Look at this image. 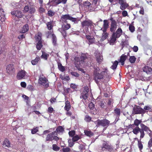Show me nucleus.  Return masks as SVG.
Returning <instances> with one entry per match:
<instances>
[{"label": "nucleus", "mask_w": 152, "mask_h": 152, "mask_svg": "<svg viewBox=\"0 0 152 152\" xmlns=\"http://www.w3.org/2000/svg\"><path fill=\"white\" fill-rule=\"evenodd\" d=\"M38 83L44 86L45 88H46L49 86L48 80L45 77L40 76L38 80Z\"/></svg>", "instance_id": "1a4fd4ad"}, {"label": "nucleus", "mask_w": 152, "mask_h": 152, "mask_svg": "<svg viewBox=\"0 0 152 152\" xmlns=\"http://www.w3.org/2000/svg\"><path fill=\"white\" fill-rule=\"evenodd\" d=\"M81 25L82 27L84 28L86 32L88 31L89 27H91L93 26L92 21L90 20L83 21L81 23Z\"/></svg>", "instance_id": "423d86ee"}, {"label": "nucleus", "mask_w": 152, "mask_h": 152, "mask_svg": "<svg viewBox=\"0 0 152 152\" xmlns=\"http://www.w3.org/2000/svg\"><path fill=\"white\" fill-rule=\"evenodd\" d=\"M110 121L108 120L104 119L103 120H98L95 122L96 124H97L98 126H101L105 128L108 126Z\"/></svg>", "instance_id": "0eeeda50"}, {"label": "nucleus", "mask_w": 152, "mask_h": 152, "mask_svg": "<svg viewBox=\"0 0 152 152\" xmlns=\"http://www.w3.org/2000/svg\"><path fill=\"white\" fill-rule=\"evenodd\" d=\"M42 46V41L38 42L36 45L37 49L40 50L41 49Z\"/></svg>", "instance_id": "37998d69"}, {"label": "nucleus", "mask_w": 152, "mask_h": 152, "mask_svg": "<svg viewBox=\"0 0 152 152\" xmlns=\"http://www.w3.org/2000/svg\"><path fill=\"white\" fill-rule=\"evenodd\" d=\"M20 4H21L22 5H24L25 7L24 8V10L23 11L24 13H26L28 12V13L32 14L34 13L35 12L36 10L34 7L33 6H31L30 3L29 2L28 4V3L25 4L24 3L23 4L22 1H20Z\"/></svg>", "instance_id": "f03ea898"}, {"label": "nucleus", "mask_w": 152, "mask_h": 152, "mask_svg": "<svg viewBox=\"0 0 152 152\" xmlns=\"http://www.w3.org/2000/svg\"><path fill=\"white\" fill-rule=\"evenodd\" d=\"M86 37L87 40L88 41L89 44H91L95 41L94 38L93 37L91 36L88 35H86Z\"/></svg>", "instance_id": "b1692460"}, {"label": "nucleus", "mask_w": 152, "mask_h": 152, "mask_svg": "<svg viewBox=\"0 0 152 152\" xmlns=\"http://www.w3.org/2000/svg\"><path fill=\"white\" fill-rule=\"evenodd\" d=\"M49 56V55L48 53L43 51L42 52V54L41 57L45 60H47Z\"/></svg>", "instance_id": "2f4dec72"}, {"label": "nucleus", "mask_w": 152, "mask_h": 152, "mask_svg": "<svg viewBox=\"0 0 152 152\" xmlns=\"http://www.w3.org/2000/svg\"><path fill=\"white\" fill-rule=\"evenodd\" d=\"M53 149L55 151H58L59 150L60 148L58 147L57 145L53 144Z\"/></svg>", "instance_id": "864d4df0"}, {"label": "nucleus", "mask_w": 152, "mask_h": 152, "mask_svg": "<svg viewBox=\"0 0 152 152\" xmlns=\"http://www.w3.org/2000/svg\"><path fill=\"white\" fill-rule=\"evenodd\" d=\"M89 91V88H88V87L87 86H85L84 87V90L83 92L88 94Z\"/></svg>", "instance_id": "e2e57ef3"}, {"label": "nucleus", "mask_w": 152, "mask_h": 152, "mask_svg": "<svg viewBox=\"0 0 152 152\" xmlns=\"http://www.w3.org/2000/svg\"><path fill=\"white\" fill-rule=\"evenodd\" d=\"M84 132L86 135L90 137L93 135V133L90 131L86 130L84 131Z\"/></svg>", "instance_id": "c03bdc74"}, {"label": "nucleus", "mask_w": 152, "mask_h": 152, "mask_svg": "<svg viewBox=\"0 0 152 152\" xmlns=\"http://www.w3.org/2000/svg\"><path fill=\"white\" fill-rule=\"evenodd\" d=\"M143 71L148 74H151L152 73V69L149 66H145L143 68Z\"/></svg>", "instance_id": "5701e85b"}, {"label": "nucleus", "mask_w": 152, "mask_h": 152, "mask_svg": "<svg viewBox=\"0 0 152 152\" xmlns=\"http://www.w3.org/2000/svg\"><path fill=\"white\" fill-rule=\"evenodd\" d=\"M96 59L99 63H100L103 60V58L101 54L99 53L96 55Z\"/></svg>", "instance_id": "a878e982"}, {"label": "nucleus", "mask_w": 152, "mask_h": 152, "mask_svg": "<svg viewBox=\"0 0 152 152\" xmlns=\"http://www.w3.org/2000/svg\"><path fill=\"white\" fill-rule=\"evenodd\" d=\"M127 58V56L123 54L121 56L120 61H125Z\"/></svg>", "instance_id": "09e8293b"}, {"label": "nucleus", "mask_w": 152, "mask_h": 152, "mask_svg": "<svg viewBox=\"0 0 152 152\" xmlns=\"http://www.w3.org/2000/svg\"><path fill=\"white\" fill-rule=\"evenodd\" d=\"M81 138V137L76 135L73 136L72 138V140L74 142H76Z\"/></svg>", "instance_id": "a19ab883"}, {"label": "nucleus", "mask_w": 152, "mask_h": 152, "mask_svg": "<svg viewBox=\"0 0 152 152\" xmlns=\"http://www.w3.org/2000/svg\"><path fill=\"white\" fill-rule=\"evenodd\" d=\"M71 27V25L69 24L66 23L62 25V28H60L58 30L64 37H65L66 36V31L69 29Z\"/></svg>", "instance_id": "39448f33"}, {"label": "nucleus", "mask_w": 152, "mask_h": 152, "mask_svg": "<svg viewBox=\"0 0 152 152\" xmlns=\"http://www.w3.org/2000/svg\"><path fill=\"white\" fill-rule=\"evenodd\" d=\"M148 147L149 148L152 146V138H151L149 140L148 142Z\"/></svg>", "instance_id": "338daca9"}, {"label": "nucleus", "mask_w": 152, "mask_h": 152, "mask_svg": "<svg viewBox=\"0 0 152 152\" xmlns=\"http://www.w3.org/2000/svg\"><path fill=\"white\" fill-rule=\"evenodd\" d=\"M103 33L102 34V36L101 38V41H103L108 36V34L107 33L106 31H103Z\"/></svg>", "instance_id": "473e14b6"}, {"label": "nucleus", "mask_w": 152, "mask_h": 152, "mask_svg": "<svg viewBox=\"0 0 152 152\" xmlns=\"http://www.w3.org/2000/svg\"><path fill=\"white\" fill-rule=\"evenodd\" d=\"M46 36L47 38H49L51 36L52 37L53 43L54 45H55L56 42V38L55 35L53 34L51 31H48L46 33Z\"/></svg>", "instance_id": "4468645a"}, {"label": "nucleus", "mask_w": 152, "mask_h": 152, "mask_svg": "<svg viewBox=\"0 0 152 152\" xmlns=\"http://www.w3.org/2000/svg\"><path fill=\"white\" fill-rule=\"evenodd\" d=\"M88 95V94L83 92L81 94V96H80V98L82 97L84 99H86L87 98Z\"/></svg>", "instance_id": "79ce46f5"}, {"label": "nucleus", "mask_w": 152, "mask_h": 152, "mask_svg": "<svg viewBox=\"0 0 152 152\" xmlns=\"http://www.w3.org/2000/svg\"><path fill=\"white\" fill-rule=\"evenodd\" d=\"M38 129L37 127L34 128L31 130V133L32 134H34L38 132Z\"/></svg>", "instance_id": "bf43d9fd"}, {"label": "nucleus", "mask_w": 152, "mask_h": 152, "mask_svg": "<svg viewBox=\"0 0 152 152\" xmlns=\"http://www.w3.org/2000/svg\"><path fill=\"white\" fill-rule=\"evenodd\" d=\"M129 29L131 32H133L134 31V27L133 26L130 25L129 27Z\"/></svg>", "instance_id": "680f3d73"}, {"label": "nucleus", "mask_w": 152, "mask_h": 152, "mask_svg": "<svg viewBox=\"0 0 152 152\" xmlns=\"http://www.w3.org/2000/svg\"><path fill=\"white\" fill-rule=\"evenodd\" d=\"M142 122V121L141 120H139L138 119H136L134 121V124L133 125H134V126H138L139 125L141 124V122Z\"/></svg>", "instance_id": "e433bc0d"}, {"label": "nucleus", "mask_w": 152, "mask_h": 152, "mask_svg": "<svg viewBox=\"0 0 152 152\" xmlns=\"http://www.w3.org/2000/svg\"><path fill=\"white\" fill-rule=\"evenodd\" d=\"M11 14L12 15H15L18 18H20L23 16L22 12L19 11H12L11 12Z\"/></svg>", "instance_id": "6ab92c4d"}, {"label": "nucleus", "mask_w": 152, "mask_h": 152, "mask_svg": "<svg viewBox=\"0 0 152 152\" xmlns=\"http://www.w3.org/2000/svg\"><path fill=\"white\" fill-rule=\"evenodd\" d=\"M55 12L51 10H50L48 12V14L50 16H52L54 15Z\"/></svg>", "instance_id": "4d7b16f0"}, {"label": "nucleus", "mask_w": 152, "mask_h": 152, "mask_svg": "<svg viewBox=\"0 0 152 152\" xmlns=\"http://www.w3.org/2000/svg\"><path fill=\"white\" fill-rule=\"evenodd\" d=\"M64 131L63 128L61 126H59L56 128V133H62Z\"/></svg>", "instance_id": "58836bf2"}, {"label": "nucleus", "mask_w": 152, "mask_h": 152, "mask_svg": "<svg viewBox=\"0 0 152 152\" xmlns=\"http://www.w3.org/2000/svg\"><path fill=\"white\" fill-rule=\"evenodd\" d=\"M71 107L70 102L68 101H66L65 102V105L64 107L65 110L67 111H68L70 109Z\"/></svg>", "instance_id": "cd10ccee"}, {"label": "nucleus", "mask_w": 152, "mask_h": 152, "mask_svg": "<svg viewBox=\"0 0 152 152\" xmlns=\"http://www.w3.org/2000/svg\"><path fill=\"white\" fill-rule=\"evenodd\" d=\"M141 139H140V140ZM138 147L139 148L140 150H141L143 148V145L142 144L141 142L140 141V140H138Z\"/></svg>", "instance_id": "603ef678"}, {"label": "nucleus", "mask_w": 152, "mask_h": 152, "mask_svg": "<svg viewBox=\"0 0 152 152\" xmlns=\"http://www.w3.org/2000/svg\"><path fill=\"white\" fill-rule=\"evenodd\" d=\"M56 131H55L52 132V133L48 134L46 137V141H51L53 140L57 141L59 140V138L56 136Z\"/></svg>", "instance_id": "6e6552de"}, {"label": "nucleus", "mask_w": 152, "mask_h": 152, "mask_svg": "<svg viewBox=\"0 0 152 152\" xmlns=\"http://www.w3.org/2000/svg\"><path fill=\"white\" fill-rule=\"evenodd\" d=\"M6 19L4 12L2 8L0 9V20L1 22L5 21Z\"/></svg>", "instance_id": "412c9836"}, {"label": "nucleus", "mask_w": 152, "mask_h": 152, "mask_svg": "<svg viewBox=\"0 0 152 152\" xmlns=\"http://www.w3.org/2000/svg\"><path fill=\"white\" fill-rule=\"evenodd\" d=\"M58 66L59 69L61 71L63 72L65 71V67L64 66H63L61 64L58 63Z\"/></svg>", "instance_id": "ea45409f"}, {"label": "nucleus", "mask_w": 152, "mask_h": 152, "mask_svg": "<svg viewBox=\"0 0 152 152\" xmlns=\"http://www.w3.org/2000/svg\"><path fill=\"white\" fill-rule=\"evenodd\" d=\"M136 58L134 56H131L129 58V61L131 63H134L136 60Z\"/></svg>", "instance_id": "8fccbe9b"}, {"label": "nucleus", "mask_w": 152, "mask_h": 152, "mask_svg": "<svg viewBox=\"0 0 152 152\" xmlns=\"http://www.w3.org/2000/svg\"><path fill=\"white\" fill-rule=\"evenodd\" d=\"M47 26L48 30H51L53 26V23L52 22H48L47 23Z\"/></svg>", "instance_id": "f704fd0d"}, {"label": "nucleus", "mask_w": 152, "mask_h": 152, "mask_svg": "<svg viewBox=\"0 0 152 152\" xmlns=\"http://www.w3.org/2000/svg\"><path fill=\"white\" fill-rule=\"evenodd\" d=\"M14 67L13 64H10L7 65L6 69L7 72L9 74H12L14 71Z\"/></svg>", "instance_id": "f3484780"}, {"label": "nucleus", "mask_w": 152, "mask_h": 152, "mask_svg": "<svg viewBox=\"0 0 152 152\" xmlns=\"http://www.w3.org/2000/svg\"><path fill=\"white\" fill-rule=\"evenodd\" d=\"M19 4L18 3H15L13 2L12 4V5L14 6L15 8L18 9L21 7V6H19Z\"/></svg>", "instance_id": "6e6d98bb"}, {"label": "nucleus", "mask_w": 152, "mask_h": 152, "mask_svg": "<svg viewBox=\"0 0 152 152\" xmlns=\"http://www.w3.org/2000/svg\"><path fill=\"white\" fill-rule=\"evenodd\" d=\"M74 142L71 139H69L68 140L69 146L70 147H72L74 144Z\"/></svg>", "instance_id": "49530a36"}, {"label": "nucleus", "mask_w": 152, "mask_h": 152, "mask_svg": "<svg viewBox=\"0 0 152 152\" xmlns=\"http://www.w3.org/2000/svg\"><path fill=\"white\" fill-rule=\"evenodd\" d=\"M151 105H148L145 106L143 109L145 110H149L151 109Z\"/></svg>", "instance_id": "13d9d810"}, {"label": "nucleus", "mask_w": 152, "mask_h": 152, "mask_svg": "<svg viewBox=\"0 0 152 152\" xmlns=\"http://www.w3.org/2000/svg\"><path fill=\"white\" fill-rule=\"evenodd\" d=\"M91 118L88 115H86V116L85 120L87 121H89L91 120Z\"/></svg>", "instance_id": "774afa93"}, {"label": "nucleus", "mask_w": 152, "mask_h": 152, "mask_svg": "<svg viewBox=\"0 0 152 152\" xmlns=\"http://www.w3.org/2000/svg\"><path fill=\"white\" fill-rule=\"evenodd\" d=\"M69 20L75 23H77V19L72 17L69 15H63L61 16L60 21L63 23H67V20Z\"/></svg>", "instance_id": "7ed1b4c3"}, {"label": "nucleus", "mask_w": 152, "mask_h": 152, "mask_svg": "<svg viewBox=\"0 0 152 152\" xmlns=\"http://www.w3.org/2000/svg\"><path fill=\"white\" fill-rule=\"evenodd\" d=\"M75 61H77V62L79 63V64H77V63L76 62H75V65L76 67H77V68H78V69L79 70L81 71L82 72H83V73H85V72L83 69L80 68H78V67H80V61H79V58L76 57L75 58Z\"/></svg>", "instance_id": "aec40b11"}, {"label": "nucleus", "mask_w": 152, "mask_h": 152, "mask_svg": "<svg viewBox=\"0 0 152 152\" xmlns=\"http://www.w3.org/2000/svg\"><path fill=\"white\" fill-rule=\"evenodd\" d=\"M114 112L118 116L120 115V110L118 108H116L114 110Z\"/></svg>", "instance_id": "3c124183"}, {"label": "nucleus", "mask_w": 152, "mask_h": 152, "mask_svg": "<svg viewBox=\"0 0 152 152\" xmlns=\"http://www.w3.org/2000/svg\"><path fill=\"white\" fill-rule=\"evenodd\" d=\"M112 150V146L109 145L106 142H104L102 146V150L103 152H109L111 151Z\"/></svg>", "instance_id": "9d476101"}, {"label": "nucleus", "mask_w": 152, "mask_h": 152, "mask_svg": "<svg viewBox=\"0 0 152 152\" xmlns=\"http://www.w3.org/2000/svg\"><path fill=\"white\" fill-rule=\"evenodd\" d=\"M122 31L121 29L120 28H119L115 32H114L113 34L114 35L116 36V37L119 38L122 34Z\"/></svg>", "instance_id": "4be33fe9"}, {"label": "nucleus", "mask_w": 152, "mask_h": 152, "mask_svg": "<svg viewBox=\"0 0 152 152\" xmlns=\"http://www.w3.org/2000/svg\"><path fill=\"white\" fill-rule=\"evenodd\" d=\"M118 62L117 61H115L113 63V65L111 66V68L113 70H115L117 66L118 65Z\"/></svg>", "instance_id": "4c0bfd02"}, {"label": "nucleus", "mask_w": 152, "mask_h": 152, "mask_svg": "<svg viewBox=\"0 0 152 152\" xmlns=\"http://www.w3.org/2000/svg\"><path fill=\"white\" fill-rule=\"evenodd\" d=\"M146 112V111L141 107H138L137 106L134 107L132 111L134 114H143Z\"/></svg>", "instance_id": "9b49d317"}, {"label": "nucleus", "mask_w": 152, "mask_h": 152, "mask_svg": "<svg viewBox=\"0 0 152 152\" xmlns=\"http://www.w3.org/2000/svg\"><path fill=\"white\" fill-rule=\"evenodd\" d=\"M62 150L63 152H69L70 151V149L68 147H67L63 148Z\"/></svg>", "instance_id": "69168bd1"}, {"label": "nucleus", "mask_w": 152, "mask_h": 152, "mask_svg": "<svg viewBox=\"0 0 152 152\" xmlns=\"http://www.w3.org/2000/svg\"><path fill=\"white\" fill-rule=\"evenodd\" d=\"M69 134L70 136L73 137L75 134V131H71L69 132Z\"/></svg>", "instance_id": "052dcab7"}, {"label": "nucleus", "mask_w": 152, "mask_h": 152, "mask_svg": "<svg viewBox=\"0 0 152 152\" xmlns=\"http://www.w3.org/2000/svg\"><path fill=\"white\" fill-rule=\"evenodd\" d=\"M140 127L142 128L141 130H142L144 132V131L146 132L147 133L149 134V136L151 137L152 135V132L150 130L148 127L144 125L143 124H140Z\"/></svg>", "instance_id": "ddd939ff"}, {"label": "nucleus", "mask_w": 152, "mask_h": 152, "mask_svg": "<svg viewBox=\"0 0 152 152\" xmlns=\"http://www.w3.org/2000/svg\"><path fill=\"white\" fill-rule=\"evenodd\" d=\"M119 3L120 4V8L122 10H125L128 6L129 5L125 1L123 0H119Z\"/></svg>", "instance_id": "dca6fc26"}, {"label": "nucleus", "mask_w": 152, "mask_h": 152, "mask_svg": "<svg viewBox=\"0 0 152 152\" xmlns=\"http://www.w3.org/2000/svg\"><path fill=\"white\" fill-rule=\"evenodd\" d=\"M100 71V69L99 67L94 68L93 73L94 79L96 82L98 80L103 79L104 76L107 74V69L102 71L100 73H99Z\"/></svg>", "instance_id": "f257e3e1"}, {"label": "nucleus", "mask_w": 152, "mask_h": 152, "mask_svg": "<svg viewBox=\"0 0 152 152\" xmlns=\"http://www.w3.org/2000/svg\"><path fill=\"white\" fill-rule=\"evenodd\" d=\"M131 127L132 129V132L134 134L137 135L139 132H140V139L144 137L145 135L144 132L138 126L135 127L134 125L132 124L131 126Z\"/></svg>", "instance_id": "20e7f679"}, {"label": "nucleus", "mask_w": 152, "mask_h": 152, "mask_svg": "<svg viewBox=\"0 0 152 152\" xmlns=\"http://www.w3.org/2000/svg\"><path fill=\"white\" fill-rule=\"evenodd\" d=\"M89 107L90 109L93 110L94 108V105L92 102H91L89 104Z\"/></svg>", "instance_id": "0e129e2a"}, {"label": "nucleus", "mask_w": 152, "mask_h": 152, "mask_svg": "<svg viewBox=\"0 0 152 152\" xmlns=\"http://www.w3.org/2000/svg\"><path fill=\"white\" fill-rule=\"evenodd\" d=\"M3 145L4 147L9 148L10 147V143L9 140L5 139L4 140Z\"/></svg>", "instance_id": "c85d7f7f"}, {"label": "nucleus", "mask_w": 152, "mask_h": 152, "mask_svg": "<svg viewBox=\"0 0 152 152\" xmlns=\"http://www.w3.org/2000/svg\"><path fill=\"white\" fill-rule=\"evenodd\" d=\"M87 59V57L85 54H83L80 57L81 62L82 64Z\"/></svg>", "instance_id": "a18cd8bd"}, {"label": "nucleus", "mask_w": 152, "mask_h": 152, "mask_svg": "<svg viewBox=\"0 0 152 152\" xmlns=\"http://www.w3.org/2000/svg\"><path fill=\"white\" fill-rule=\"evenodd\" d=\"M40 58L39 57H37L35 59L31 61V63L32 65H35L36 64L38 61L40 60Z\"/></svg>", "instance_id": "c9c22d12"}, {"label": "nucleus", "mask_w": 152, "mask_h": 152, "mask_svg": "<svg viewBox=\"0 0 152 152\" xmlns=\"http://www.w3.org/2000/svg\"><path fill=\"white\" fill-rule=\"evenodd\" d=\"M42 34L41 33L38 32L35 36V39L36 41L38 42L42 41L41 36Z\"/></svg>", "instance_id": "c756f323"}, {"label": "nucleus", "mask_w": 152, "mask_h": 152, "mask_svg": "<svg viewBox=\"0 0 152 152\" xmlns=\"http://www.w3.org/2000/svg\"><path fill=\"white\" fill-rule=\"evenodd\" d=\"M70 73L72 75L75 77H78L80 75L78 73L75 72H72Z\"/></svg>", "instance_id": "5fc2aeb1"}, {"label": "nucleus", "mask_w": 152, "mask_h": 152, "mask_svg": "<svg viewBox=\"0 0 152 152\" xmlns=\"http://www.w3.org/2000/svg\"><path fill=\"white\" fill-rule=\"evenodd\" d=\"M29 29V27L28 24H25L21 29L20 32L22 33H25Z\"/></svg>", "instance_id": "bb28decb"}, {"label": "nucleus", "mask_w": 152, "mask_h": 152, "mask_svg": "<svg viewBox=\"0 0 152 152\" xmlns=\"http://www.w3.org/2000/svg\"><path fill=\"white\" fill-rule=\"evenodd\" d=\"M67 0H49V3L53 6H56L60 3L65 4Z\"/></svg>", "instance_id": "f8f14e48"}, {"label": "nucleus", "mask_w": 152, "mask_h": 152, "mask_svg": "<svg viewBox=\"0 0 152 152\" xmlns=\"http://www.w3.org/2000/svg\"><path fill=\"white\" fill-rule=\"evenodd\" d=\"M26 72L24 70H21L19 71L17 75V78L20 80L23 79H24L26 75Z\"/></svg>", "instance_id": "2eb2a0df"}, {"label": "nucleus", "mask_w": 152, "mask_h": 152, "mask_svg": "<svg viewBox=\"0 0 152 152\" xmlns=\"http://www.w3.org/2000/svg\"><path fill=\"white\" fill-rule=\"evenodd\" d=\"M60 77L61 78L62 80L66 81L68 80H69V77L68 76H63L62 75H60Z\"/></svg>", "instance_id": "de8ad7c7"}, {"label": "nucleus", "mask_w": 152, "mask_h": 152, "mask_svg": "<svg viewBox=\"0 0 152 152\" xmlns=\"http://www.w3.org/2000/svg\"><path fill=\"white\" fill-rule=\"evenodd\" d=\"M118 38L116 37L113 34L111 39L110 41V45H113L115 42L116 38Z\"/></svg>", "instance_id": "7c9ffc66"}, {"label": "nucleus", "mask_w": 152, "mask_h": 152, "mask_svg": "<svg viewBox=\"0 0 152 152\" xmlns=\"http://www.w3.org/2000/svg\"><path fill=\"white\" fill-rule=\"evenodd\" d=\"M83 5L84 7L86 8H89L91 7V4L89 1H86L83 3Z\"/></svg>", "instance_id": "72a5a7b5"}, {"label": "nucleus", "mask_w": 152, "mask_h": 152, "mask_svg": "<svg viewBox=\"0 0 152 152\" xmlns=\"http://www.w3.org/2000/svg\"><path fill=\"white\" fill-rule=\"evenodd\" d=\"M103 26V27L101 28V30H102L103 31H106L109 26L107 20H104Z\"/></svg>", "instance_id": "393cba45"}, {"label": "nucleus", "mask_w": 152, "mask_h": 152, "mask_svg": "<svg viewBox=\"0 0 152 152\" xmlns=\"http://www.w3.org/2000/svg\"><path fill=\"white\" fill-rule=\"evenodd\" d=\"M110 20L112 21L111 23L110 31L111 32L114 31L117 28V24L115 20H113L112 18H111Z\"/></svg>", "instance_id": "a211bd4d"}]
</instances>
